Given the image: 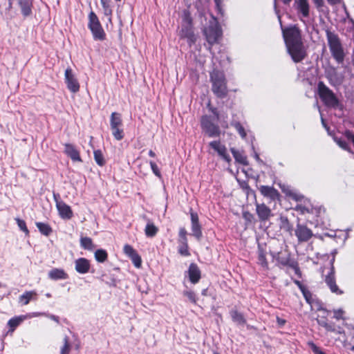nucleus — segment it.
<instances>
[{"label":"nucleus","mask_w":354,"mask_h":354,"mask_svg":"<svg viewBox=\"0 0 354 354\" xmlns=\"http://www.w3.org/2000/svg\"><path fill=\"white\" fill-rule=\"evenodd\" d=\"M283 37L288 53L294 62H301L306 56V52L301 41L299 29L294 26L282 28Z\"/></svg>","instance_id":"obj_1"},{"label":"nucleus","mask_w":354,"mask_h":354,"mask_svg":"<svg viewBox=\"0 0 354 354\" xmlns=\"http://www.w3.org/2000/svg\"><path fill=\"white\" fill-rule=\"evenodd\" d=\"M326 35L331 55L337 64L344 61L345 53L341 41L337 34L327 29Z\"/></svg>","instance_id":"obj_2"},{"label":"nucleus","mask_w":354,"mask_h":354,"mask_svg":"<svg viewBox=\"0 0 354 354\" xmlns=\"http://www.w3.org/2000/svg\"><path fill=\"white\" fill-rule=\"evenodd\" d=\"M213 93L220 98L226 97L227 94V82L223 72L214 70L210 74Z\"/></svg>","instance_id":"obj_3"},{"label":"nucleus","mask_w":354,"mask_h":354,"mask_svg":"<svg viewBox=\"0 0 354 354\" xmlns=\"http://www.w3.org/2000/svg\"><path fill=\"white\" fill-rule=\"evenodd\" d=\"M317 89L319 97L326 106L334 109L342 106L335 93L324 82H319L318 83Z\"/></svg>","instance_id":"obj_4"},{"label":"nucleus","mask_w":354,"mask_h":354,"mask_svg":"<svg viewBox=\"0 0 354 354\" xmlns=\"http://www.w3.org/2000/svg\"><path fill=\"white\" fill-rule=\"evenodd\" d=\"M88 27L91 31L95 40L103 41L105 39L106 34L97 16L93 11L88 15Z\"/></svg>","instance_id":"obj_5"},{"label":"nucleus","mask_w":354,"mask_h":354,"mask_svg":"<svg viewBox=\"0 0 354 354\" xmlns=\"http://www.w3.org/2000/svg\"><path fill=\"white\" fill-rule=\"evenodd\" d=\"M204 34L207 41L210 46L218 42V39L221 37L222 31L215 19H212L209 26L204 29ZM209 49L211 50V46L209 47Z\"/></svg>","instance_id":"obj_6"},{"label":"nucleus","mask_w":354,"mask_h":354,"mask_svg":"<svg viewBox=\"0 0 354 354\" xmlns=\"http://www.w3.org/2000/svg\"><path fill=\"white\" fill-rule=\"evenodd\" d=\"M201 126L203 132L209 138H216L221 135V131L218 125L214 122L211 116H203L201 120Z\"/></svg>","instance_id":"obj_7"},{"label":"nucleus","mask_w":354,"mask_h":354,"mask_svg":"<svg viewBox=\"0 0 354 354\" xmlns=\"http://www.w3.org/2000/svg\"><path fill=\"white\" fill-rule=\"evenodd\" d=\"M179 35L180 38L187 39L189 46L196 42V37L193 31L192 19L187 15H185L183 19V24H182Z\"/></svg>","instance_id":"obj_8"},{"label":"nucleus","mask_w":354,"mask_h":354,"mask_svg":"<svg viewBox=\"0 0 354 354\" xmlns=\"http://www.w3.org/2000/svg\"><path fill=\"white\" fill-rule=\"evenodd\" d=\"M53 196L60 217L64 219L71 218L73 216V212L71 207L64 201L59 200V194H54Z\"/></svg>","instance_id":"obj_9"},{"label":"nucleus","mask_w":354,"mask_h":354,"mask_svg":"<svg viewBox=\"0 0 354 354\" xmlns=\"http://www.w3.org/2000/svg\"><path fill=\"white\" fill-rule=\"evenodd\" d=\"M64 77L68 89L73 93L78 92L80 90V84L71 68L66 69Z\"/></svg>","instance_id":"obj_10"},{"label":"nucleus","mask_w":354,"mask_h":354,"mask_svg":"<svg viewBox=\"0 0 354 354\" xmlns=\"http://www.w3.org/2000/svg\"><path fill=\"white\" fill-rule=\"evenodd\" d=\"M295 234L298 239V241L300 243L307 242L313 236V232L310 228L299 223L297 225Z\"/></svg>","instance_id":"obj_11"},{"label":"nucleus","mask_w":354,"mask_h":354,"mask_svg":"<svg viewBox=\"0 0 354 354\" xmlns=\"http://www.w3.org/2000/svg\"><path fill=\"white\" fill-rule=\"evenodd\" d=\"M192 235L198 240L202 237L201 225L199 223L198 214L190 210Z\"/></svg>","instance_id":"obj_12"},{"label":"nucleus","mask_w":354,"mask_h":354,"mask_svg":"<svg viewBox=\"0 0 354 354\" xmlns=\"http://www.w3.org/2000/svg\"><path fill=\"white\" fill-rule=\"evenodd\" d=\"M256 212L259 217V219L261 222L268 221L272 216L271 209L266 206L264 203L259 204L256 203Z\"/></svg>","instance_id":"obj_13"},{"label":"nucleus","mask_w":354,"mask_h":354,"mask_svg":"<svg viewBox=\"0 0 354 354\" xmlns=\"http://www.w3.org/2000/svg\"><path fill=\"white\" fill-rule=\"evenodd\" d=\"M331 264L333 265V262ZM325 282L332 292L336 293L337 295H342L343 293V292L339 289L336 284L334 267L333 266H331L330 272L328 275L326 276Z\"/></svg>","instance_id":"obj_14"},{"label":"nucleus","mask_w":354,"mask_h":354,"mask_svg":"<svg viewBox=\"0 0 354 354\" xmlns=\"http://www.w3.org/2000/svg\"><path fill=\"white\" fill-rule=\"evenodd\" d=\"M209 145L211 148L216 151L218 153V154L221 157H222L225 161L229 162L231 160L230 156L227 153L226 147L223 145H221L220 141H212L209 142Z\"/></svg>","instance_id":"obj_15"},{"label":"nucleus","mask_w":354,"mask_h":354,"mask_svg":"<svg viewBox=\"0 0 354 354\" xmlns=\"http://www.w3.org/2000/svg\"><path fill=\"white\" fill-rule=\"evenodd\" d=\"M90 262L85 258H79L75 261V270L80 274H86L90 270Z\"/></svg>","instance_id":"obj_16"},{"label":"nucleus","mask_w":354,"mask_h":354,"mask_svg":"<svg viewBox=\"0 0 354 354\" xmlns=\"http://www.w3.org/2000/svg\"><path fill=\"white\" fill-rule=\"evenodd\" d=\"M17 1L24 17L32 15V0H17Z\"/></svg>","instance_id":"obj_17"},{"label":"nucleus","mask_w":354,"mask_h":354,"mask_svg":"<svg viewBox=\"0 0 354 354\" xmlns=\"http://www.w3.org/2000/svg\"><path fill=\"white\" fill-rule=\"evenodd\" d=\"M259 189L261 194L265 197L269 198L273 201L279 198V192L273 187L261 185Z\"/></svg>","instance_id":"obj_18"},{"label":"nucleus","mask_w":354,"mask_h":354,"mask_svg":"<svg viewBox=\"0 0 354 354\" xmlns=\"http://www.w3.org/2000/svg\"><path fill=\"white\" fill-rule=\"evenodd\" d=\"M64 153L71 158V160L74 162L78 161L82 162V159L80 156L79 151L76 149V148L71 144H65L64 145Z\"/></svg>","instance_id":"obj_19"},{"label":"nucleus","mask_w":354,"mask_h":354,"mask_svg":"<svg viewBox=\"0 0 354 354\" xmlns=\"http://www.w3.org/2000/svg\"><path fill=\"white\" fill-rule=\"evenodd\" d=\"M295 6L304 17L309 16V3L308 0H295Z\"/></svg>","instance_id":"obj_20"},{"label":"nucleus","mask_w":354,"mask_h":354,"mask_svg":"<svg viewBox=\"0 0 354 354\" xmlns=\"http://www.w3.org/2000/svg\"><path fill=\"white\" fill-rule=\"evenodd\" d=\"M189 280L193 283H196L201 279V271L195 263H191L189 267Z\"/></svg>","instance_id":"obj_21"},{"label":"nucleus","mask_w":354,"mask_h":354,"mask_svg":"<svg viewBox=\"0 0 354 354\" xmlns=\"http://www.w3.org/2000/svg\"><path fill=\"white\" fill-rule=\"evenodd\" d=\"M48 277L52 280L66 279L68 274L61 268H53L48 272Z\"/></svg>","instance_id":"obj_22"},{"label":"nucleus","mask_w":354,"mask_h":354,"mask_svg":"<svg viewBox=\"0 0 354 354\" xmlns=\"http://www.w3.org/2000/svg\"><path fill=\"white\" fill-rule=\"evenodd\" d=\"M147 225L145 229V235L147 237H153L158 232V228L153 224V223L148 218H146Z\"/></svg>","instance_id":"obj_23"},{"label":"nucleus","mask_w":354,"mask_h":354,"mask_svg":"<svg viewBox=\"0 0 354 354\" xmlns=\"http://www.w3.org/2000/svg\"><path fill=\"white\" fill-rule=\"evenodd\" d=\"M231 152L236 162L243 165H248L247 157L241 151H239L234 148H232Z\"/></svg>","instance_id":"obj_24"},{"label":"nucleus","mask_w":354,"mask_h":354,"mask_svg":"<svg viewBox=\"0 0 354 354\" xmlns=\"http://www.w3.org/2000/svg\"><path fill=\"white\" fill-rule=\"evenodd\" d=\"M122 126V120L121 115L118 113L113 112L111 113L110 118V127L111 128H115L117 127Z\"/></svg>","instance_id":"obj_25"},{"label":"nucleus","mask_w":354,"mask_h":354,"mask_svg":"<svg viewBox=\"0 0 354 354\" xmlns=\"http://www.w3.org/2000/svg\"><path fill=\"white\" fill-rule=\"evenodd\" d=\"M103 8L104 15L109 17V21H111L112 8L111 6V0H100Z\"/></svg>","instance_id":"obj_26"},{"label":"nucleus","mask_w":354,"mask_h":354,"mask_svg":"<svg viewBox=\"0 0 354 354\" xmlns=\"http://www.w3.org/2000/svg\"><path fill=\"white\" fill-rule=\"evenodd\" d=\"M258 263L265 270L268 268V263L266 258V253L262 249L258 251Z\"/></svg>","instance_id":"obj_27"},{"label":"nucleus","mask_w":354,"mask_h":354,"mask_svg":"<svg viewBox=\"0 0 354 354\" xmlns=\"http://www.w3.org/2000/svg\"><path fill=\"white\" fill-rule=\"evenodd\" d=\"M277 260L278 263H279L282 266H287L289 267H290L292 263L295 262V261L290 259L289 254H279Z\"/></svg>","instance_id":"obj_28"},{"label":"nucleus","mask_w":354,"mask_h":354,"mask_svg":"<svg viewBox=\"0 0 354 354\" xmlns=\"http://www.w3.org/2000/svg\"><path fill=\"white\" fill-rule=\"evenodd\" d=\"M230 315L233 322L236 324L243 325L245 323V319L243 315L237 310L231 311Z\"/></svg>","instance_id":"obj_29"},{"label":"nucleus","mask_w":354,"mask_h":354,"mask_svg":"<svg viewBox=\"0 0 354 354\" xmlns=\"http://www.w3.org/2000/svg\"><path fill=\"white\" fill-rule=\"evenodd\" d=\"M36 225L39 232L45 236H48L52 232L51 227L46 223L37 222Z\"/></svg>","instance_id":"obj_30"},{"label":"nucleus","mask_w":354,"mask_h":354,"mask_svg":"<svg viewBox=\"0 0 354 354\" xmlns=\"http://www.w3.org/2000/svg\"><path fill=\"white\" fill-rule=\"evenodd\" d=\"M80 245L85 250H92L94 245L92 239L89 237H82L80 239Z\"/></svg>","instance_id":"obj_31"},{"label":"nucleus","mask_w":354,"mask_h":354,"mask_svg":"<svg viewBox=\"0 0 354 354\" xmlns=\"http://www.w3.org/2000/svg\"><path fill=\"white\" fill-rule=\"evenodd\" d=\"M37 295L35 291H26L19 297V300L23 302L24 305H27L30 300Z\"/></svg>","instance_id":"obj_32"},{"label":"nucleus","mask_w":354,"mask_h":354,"mask_svg":"<svg viewBox=\"0 0 354 354\" xmlns=\"http://www.w3.org/2000/svg\"><path fill=\"white\" fill-rule=\"evenodd\" d=\"M95 258L97 261L103 263L107 259V252L102 249L97 250L95 252Z\"/></svg>","instance_id":"obj_33"},{"label":"nucleus","mask_w":354,"mask_h":354,"mask_svg":"<svg viewBox=\"0 0 354 354\" xmlns=\"http://www.w3.org/2000/svg\"><path fill=\"white\" fill-rule=\"evenodd\" d=\"M280 228L286 232H291L292 226L287 217H280Z\"/></svg>","instance_id":"obj_34"},{"label":"nucleus","mask_w":354,"mask_h":354,"mask_svg":"<svg viewBox=\"0 0 354 354\" xmlns=\"http://www.w3.org/2000/svg\"><path fill=\"white\" fill-rule=\"evenodd\" d=\"M112 134L115 139L117 140H121L124 138V131L122 127H117L115 128H111Z\"/></svg>","instance_id":"obj_35"},{"label":"nucleus","mask_w":354,"mask_h":354,"mask_svg":"<svg viewBox=\"0 0 354 354\" xmlns=\"http://www.w3.org/2000/svg\"><path fill=\"white\" fill-rule=\"evenodd\" d=\"M94 159L100 166H103L105 163L104 156L100 150L94 151Z\"/></svg>","instance_id":"obj_36"},{"label":"nucleus","mask_w":354,"mask_h":354,"mask_svg":"<svg viewBox=\"0 0 354 354\" xmlns=\"http://www.w3.org/2000/svg\"><path fill=\"white\" fill-rule=\"evenodd\" d=\"M23 320L24 318L21 317L12 318L8 321V325L12 328V330L13 331Z\"/></svg>","instance_id":"obj_37"},{"label":"nucleus","mask_w":354,"mask_h":354,"mask_svg":"<svg viewBox=\"0 0 354 354\" xmlns=\"http://www.w3.org/2000/svg\"><path fill=\"white\" fill-rule=\"evenodd\" d=\"M231 125L236 129V130L238 131V133H239L242 138H245L246 132L243 127L239 122H233L231 123Z\"/></svg>","instance_id":"obj_38"},{"label":"nucleus","mask_w":354,"mask_h":354,"mask_svg":"<svg viewBox=\"0 0 354 354\" xmlns=\"http://www.w3.org/2000/svg\"><path fill=\"white\" fill-rule=\"evenodd\" d=\"M71 346L69 344L68 337L66 336L64 338V345L61 348L60 354H69Z\"/></svg>","instance_id":"obj_39"},{"label":"nucleus","mask_w":354,"mask_h":354,"mask_svg":"<svg viewBox=\"0 0 354 354\" xmlns=\"http://www.w3.org/2000/svg\"><path fill=\"white\" fill-rule=\"evenodd\" d=\"M130 259H131L133 265L139 268L141 266L142 264V260L140 255L138 254V252H136L133 255L130 257Z\"/></svg>","instance_id":"obj_40"},{"label":"nucleus","mask_w":354,"mask_h":354,"mask_svg":"<svg viewBox=\"0 0 354 354\" xmlns=\"http://www.w3.org/2000/svg\"><path fill=\"white\" fill-rule=\"evenodd\" d=\"M15 221L17 223V225L18 227H19V229L23 231L24 232L26 233V234H29V231L27 228V226H26V222L24 221V220H21L19 218H15Z\"/></svg>","instance_id":"obj_41"},{"label":"nucleus","mask_w":354,"mask_h":354,"mask_svg":"<svg viewBox=\"0 0 354 354\" xmlns=\"http://www.w3.org/2000/svg\"><path fill=\"white\" fill-rule=\"evenodd\" d=\"M336 75L337 74H336L335 69H333V71L332 73H328V78L329 79V82H330V84L333 86H336V85L340 84L342 82L340 80H336V78H335Z\"/></svg>","instance_id":"obj_42"},{"label":"nucleus","mask_w":354,"mask_h":354,"mask_svg":"<svg viewBox=\"0 0 354 354\" xmlns=\"http://www.w3.org/2000/svg\"><path fill=\"white\" fill-rule=\"evenodd\" d=\"M308 345L311 348L315 354H325L315 343L313 342H308Z\"/></svg>","instance_id":"obj_43"},{"label":"nucleus","mask_w":354,"mask_h":354,"mask_svg":"<svg viewBox=\"0 0 354 354\" xmlns=\"http://www.w3.org/2000/svg\"><path fill=\"white\" fill-rule=\"evenodd\" d=\"M149 165H150V167H151V169L153 171V173L158 178H161V173L157 166V165L156 164V162H154L153 161L151 160L149 161Z\"/></svg>","instance_id":"obj_44"},{"label":"nucleus","mask_w":354,"mask_h":354,"mask_svg":"<svg viewBox=\"0 0 354 354\" xmlns=\"http://www.w3.org/2000/svg\"><path fill=\"white\" fill-rule=\"evenodd\" d=\"M178 252L185 257H188L190 253L188 250V245H180L178 248Z\"/></svg>","instance_id":"obj_45"},{"label":"nucleus","mask_w":354,"mask_h":354,"mask_svg":"<svg viewBox=\"0 0 354 354\" xmlns=\"http://www.w3.org/2000/svg\"><path fill=\"white\" fill-rule=\"evenodd\" d=\"M123 250H124V252L128 256V257H131L132 255H133L136 252H137L133 248L132 246H131L130 245H125L124 246V248H123Z\"/></svg>","instance_id":"obj_46"},{"label":"nucleus","mask_w":354,"mask_h":354,"mask_svg":"<svg viewBox=\"0 0 354 354\" xmlns=\"http://www.w3.org/2000/svg\"><path fill=\"white\" fill-rule=\"evenodd\" d=\"M306 301L308 303V304H311L312 303V293L310 292V290H308L306 288H304V290H302L301 291Z\"/></svg>","instance_id":"obj_47"},{"label":"nucleus","mask_w":354,"mask_h":354,"mask_svg":"<svg viewBox=\"0 0 354 354\" xmlns=\"http://www.w3.org/2000/svg\"><path fill=\"white\" fill-rule=\"evenodd\" d=\"M183 295L185 296H186L191 302H192L194 304H196V295L194 294V292H192V291H185L183 292Z\"/></svg>","instance_id":"obj_48"},{"label":"nucleus","mask_w":354,"mask_h":354,"mask_svg":"<svg viewBox=\"0 0 354 354\" xmlns=\"http://www.w3.org/2000/svg\"><path fill=\"white\" fill-rule=\"evenodd\" d=\"M335 141L341 148L345 150H348V144L346 141L337 138H335Z\"/></svg>","instance_id":"obj_49"},{"label":"nucleus","mask_w":354,"mask_h":354,"mask_svg":"<svg viewBox=\"0 0 354 354\" xmlns=\"http://www.w3.org/2000/svg\"><path fill=\"white\" fill-rule=\"evenodd\" d=\"M243 217L245 221H247L249 223H251L254 218L253 215L248 212H243Z\"/></svg>","instance_id":"obj_50"},{"label":"nucleus","mask_w":354,"mask_h":354,"mask_svg":"<svg viewBox=\"0 0 354 354\" xmlns=\"http://www.w3.org/2000/svg\"><path fill=\"white\" fill-rule=\"evenodd\" d=\"M290 268H292L295 270V272L296 274H300V270H299L298 264H297V263L296 261H295L294 263H291Z\"/></svg>","instance_id":"obj_51"},{"label":"nucleus","mask_w":354,"mask_h":354,"mask_svg":"<svg viewBox=\"0 0 354 354\" xmlns=\"http://www.w3.org/2000/svg\"><path fill=\"white\" fill-rule=\"evenodd\" d=\"M343 310L341 309L334 310V317L339 319L342 317Z\"/></svg>","instance_id":"obj_52"},{"label":"nucleus","mask_w":354,"mask_h":354,"mask_svg":"<svg viewBox=\"0 0 354 354\" xmlns=\"http://www.w3.org/2000/svg\"><path fill=\"white\" fill-rule=\"evenodd\" d=\"M187 236V231L185 228H180L179 231V238Z\"/></svg>","instance_id":"obj_53"},{"label":"nucleus","mask_w":354,"mask_h":354,"mask_svg":"<svg viewBox=\"0 0 354 354\" xmlns=\"http://www.w3.org/2000/svg\"><path fill=\"white\" fill-rule=\"evenodd\" d=\"M180 245H188L187 236L179 238Z\"/></svg>","instance_id":"obj_54"},{"label":"nucleus","mask_w":354,"mask_h":354,"mask_svg":"<svg viewBox=\"0 0 354 354\" xmlns=\"http://www.w3.org/2000/svg\"><path fill=\"white\" fill-rule=\"evenodd\" d=\"M315 4L317 7H322L324 5V1L323 0H313Z\"/></svg>","instance_id":"obj_55"},{"label":"nucleus","mask_w":354,"mask_h":354,"mask_svg":"<svg viewBox=\"0 0 354 354\" xmlns=\"http://www.w3.org/2000/svg\"><path fill=\"white\" fill-rule=\"evenodd\" d=\"M295 283L298 286V287L301 291H302V290L306 288V287L304 285H302L301 283L299 281H295Z\"/></svg>","instance_id":"obj_56"},{"label":"nucleus","mask_w":354,"mask_h":354,"mask_svg":"<svg viewBox=\"0 0 354 354\" xmlns=\"http://www.w3.org/2000/svg\"><path fill=\"white\" fill-rule=\"evenodd\" d=\"M327 1H328V3H330L331 5H335V4L339 3L342 0H327Z\"/></svg>","instance_id":"obj_57"},{"label":"nucleus","mask_w":354,"mask_h":354,"mask_svg":"<svg viewBox=\"0 0 354 354\" xmlns=\"http://www.w3.org/2000/svg\"><path fill=\"white\" fill-rule=\"evenodd\" d=\"M210 111L215 115L216 119L218 120V113L217 112L216 109H215V108H210Z\"/></svg>","instance_id":"obj_58"},{"label":"nucleus","mask_w":354,"mask_h":354,"mask_svg":"<svg viewBox=\"0 0 354 354\" xmlns=\"http://www.w3.org/2000/svg\"><path fill=\"white\" fill-rule=\"evenodd\" d=\"M49 317H50L52 320H53V321H55V322H56L59 323V317H58L57 316H55V315H50V316H49Z\"/></svg>","instance_id":"obj_59"},{"label":"nucleus","mask_w":354,"mask_h":354,"mask_svg":"<svg viewBox=\"0 0 354 354\" xmlns=\"http://www.w3.org/2000/svg\"><path fill=\"white\" fill-rule=\"evenodd\" d=\"M323 326L326 328L327 330H333L332 326L327 323H325Z\"/></svg>","instance_id":"obj_60"},{"label":"nucleus","mask_w":354,"mask_h":354,"mask_svg":"<svg viewBox=\"0 0 354 354\" xmlns=\"http://www.w3.org/2000/svg\"><path fill=\"white\" fill-rule=\"evenodd\" d=\"M254 158L255 159L258 161V162H262L263 161L261 160V158H259V156L257 153H254Z\"/></svg>","instance_id":"obj_61"},{"label":"nucleus","mask_w":354,"mask_h":354,"mask_svg":"<svg viewBox=\"0 0 354 354\" xmlns=\"http://www.w3.org/2000/svg\"><path fill=\"white\" fill-rule=\"evenodd\" d=\"M222 1L223 0H214L215 3H216V6L219 8L221 3H222Z\"/></svg>","instance_id":"obj_62"},{"label":"nucleus","mask_w":354,"mask_h":354,"mask_svg":"<svg viewBox=\"0 0 354 354\" xmlns=\"http://www.w3.org/2000/svg\"><path fill=\"white\" fill-rule=\"evenodd\" d=\"M8 1H9V2H8V8H7V10H8V11H10V10H11V8H12V0H8Z\"/></svg>","instance_id":"obj_63"},{"label":"nucleus","mask_w":354,"mask_h":354,"mask_svg":"<svg viewBox=\"0 0 354 354\" xmlns=\"http://www.w3.org/2000/svg\"><path fill=\"white\" fill-rule=\"evenodd\" d=\"M149 156H151V157H155L156 154H155V153L152 150H150L149 151Z\"/></svg>","instance_id":"obj_64"}]
</instances>
